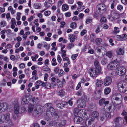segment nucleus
I'll use <instances>...</instances> for the list:
<instances>
[{"label":"nucleus","instance_id":"1","mask_svg":"<svg viewBox=\"0 0 127 127\" xmlns=\"http://www.w3.org/2000/svg\"><path fill=\"white\" fill-rule=\"evenodd\" d=\"M113 65V63H110L108 65V69L111 70H116V72L119 75L121 76L125 74L126 71L125 67L123 66H120V67L119 68L118 63L116 65L115 67Z\"/></svg>","mask_w":127,"mask_h":127},{"label":"nucleus","instance_id":"2","mask_svg":"<svg viewBox=\"0 0 127 127\" xmlns=\"http://www.w3.org/2000/svg\"><path fill=\"white\" fill-rule=\"evenodd\" d=\"M28 112L29 113L32 112V114L34 116L39 115V112L37 109V106L30 104L28 107Z\"/></svg>","mask_w":127,"mask_h":127},{"label":"nucleus","instance_id":"3","mask_svg":"<svg viewBox=\"0 0 127 127\" xmlns=\"http://www.w3.org/2000/svg\"><path fill=\"white\" fill-rule=\"evenodd\" d=\"M119 91L121 93H125L127 90V83L124 81H121L118 84Z\"/></svg>","mask_w":127,"mask_h":127},{"label":"nucleus","instance_id":"4","mask_svg":"<svg viewBox=\"0 0 127 127\" xmlns=\"http://www.w3.org/2000/svg\"><path fill=\"white\" fill-rule=\"evenodd\" d=\"M46 114L47 116L49 117H51L53 115L55 116L57 118H58L59 117L57 112L52 107L49 109V110L47 111Z\"/></svg>","mask_w":127,"mask_h":127},{"label":"nucleus","instance_id":"5","mask_svg":"<svg viewBox=\"0 0 127 127\" xmlns=\"http://www.w3.org/2000/svg\"><path fill=\"white\" fill-rule=\"evenodd\" d=\"M106 7L105 5L102 3L99 4L96 7V10L97 12L100 14H103V12L106 10Z\"/></svg>","mask_w":127,"mask_h":127},{"label":"nucleus","instance_id":"6","mask_svg":"<svg viewBox=\"0 0 127 127\" xmlns=\"http://www.w3.org/2000/svg\"><path fill=\"white\" fill-rule=\"evenodd\" d=\"M115 109V106L114 105H110L109 106H105L104 107V110L103 113L106 111L110 112H113Z\"/></svg>","mask_w":127,"mask_h":127},{"label":"nucleus","instance_id":"7","mask_svg":"<svg viewBox=\"0 0 127 127\" xmlns=\"http://www.w3.org/2000/svg\"><path fill=\"white\" fill-rule=\"evenodd\" d=\"M77 104L78 107L82 108H84L85 107L86 103L84 99H80L77 100Z\"/></svg>","mask_w":127,"mask_h":127},{"label":"nucleus","instance_id":"8","mask_svg":"<svg viewBox=\"0 0 127 127\" xmlns=\"http://www.w3.org/2000/svg\"><path fill=\"white\" fill-rule=\"evenodd\" d=\"M8 105L6 103H0V113L4 112L8 108Z\"/></svg>","mask_w":127,"mask_h":127},{"label":"nucleus","instance_id":"9","mask_svg":"<svg viewBox=\"0 0 127 127\" xmlns=\"http://www.w3.org/2000/svg\"><path fill=\"white\" fill-rule=\"evenodd\" d=\"M112 82L111 78L109 76L106 77L104 81V84L105 86H108L110 85Z\"/></svg>","mask_w":127,"mask_h":127},{"label":"nucleus","instance_id":"10","mask_svg":"<svg viewBox=\"0 0 127 127\" xmlns=\"http://www.w3.org/2000/svg\"><path fill=\"white\" fill-rule=\"evenodd\" d=\"M32 97L30 95H27L25 96H24L22 98V101L26 104L28 103L29 101L31 99Z\"/></svg>","mask_w":127,"mask_h":127},{"label":"nucleus","instance_id":"11","mask_svg":"<svg viewBox=\"0 0 127 127\" xmlns=\"http://www.w3.org/2000/svg\"><path fill=\"white\" fill-rule=\"evenodd\" d=\"M88 127H94L95 125V122L94 121V119L93 118H91L88 121Z\"/></svg>","mask_w":127,"mask_h":127},{"label":"nucleus","instance_id":"12","mask_svg":"<svg viewBox=\"0 0 127 127\" xmlns=\"http://www.w3.org/2000/svg\"><path fill=\"white\" fill-rule=\"evenodd\" d=\"M100 72L98 71V70L97 71H96L94 68H91V69L90 71L89 72V74L91 77H94L96 75H98V73Z\"/></svg>","mask_w":127,"mask_h":127},{"label":"nucleus","instance_id":"13","mask_svg":"<svg viewBox=\"0 0 127 127\" xmlns=\"http://www.w3.org/2000/svg\"><path fill=\"white\" fill-rule=\"evenodd\" d=\"M111 17L114 19H116L119 17V14L114 10H112L111 12Z\"/></svg>","mask_w":127,"mask_h":127},{"label":"nucleus","instance_id":"14","mask_svg":"<svg viewBox=\"0 0 127 127\" xmlns=\"http://www.w3.org/2000/svg\"><path fill=\"white\" fill-rule=\"evenodd\" d=\"M109 103V101L106 100V99L105 98L101 99L99 101V103L100 106H102L103 104L106 105L108 104Z\"/></svg>","mask_w":127,"mask_h":127},{"label":"nucleus","instance_id":"15","mask_svg":"<svg viewBox=\"0 0 127 127\" xmlns=\"http://www.w3.org/2000/svg\"><path fill=\"white\" fill-rule=\"evenodd\" d=\"M35 87L36 89H38L39 86H44L45 85V83L41 80H38L36 81L35 83Z\"/></svg>","mask_w":127,"mask_h":127},{"label":"nucleus","instance_id":"16","mask_svg":"<svg viewBox=\"0 0 127 127\" xmlns=\"http://www.w3.org/2000/svg\"><path fill=\"white\" fill-rule=\"evenodd\" d=\"M68 39L69 40L70 42L71 43L74 42L77 38L76 36L72 34L68 35Z\"/></svg>","mask_w":127,"mask_h":127},{"label":"nucleus","instance_id":"17","mask_svg":"<svg viewBox=\"0 0 127 127\" xmlns=\"http://www.w3.org/2000/svg\"><path fill=\"white\" fill-rule=\"evenodd\" d=\"M80 116H78L76 117L74 119V121L75 123L78 124H81L82 123V121L83 119L79 117Z\"/></svg>","mask_w":127,"mask_h":127},{"label":"nucleus","instance_id":"18","mask_svg":"<svg viewBox=\"0 0 127 127\" xmlns=\"http://www.w3.org/2000/svg\"><path fill=\"white\" fill-rule=\"evenodd\" d=\"M94 65L95 68L99 71L101 70V68L99 62L97 60H95L94 62Z\"/></svg>","mask_w":127,"mask_h":127},{"label":"nucleus","instance_id":"19","mask_svg":"<svg viewBox=\"0 0 127 127\" xmlns=\"http://www.w3.org/2000/svg\"><path fill=\"white\" fill-rule=\"evenodd\" d=\"M74 112L75 116H81L82 113V110L76 108H75L74 110Z\"/></svg>","mask_w":127,"mask_h":127},{"label":"nucleus","instance_id":"20","mask_svg":"<svg viewBox=\"0 0 127 127\" xmlns=\"http://www.w3.org/2000/svg\"><path fill=\"white\" fill-rule=\"evenodd\" d=\"M103 110H102L101 113V115L102 116H104L106 118H109L111 117V115L110 113V112L108 111L106 112H105L103 113Z\"/></svg>","mask_w":127,"mask_h":127},{"label":"nucleus","instance_id":"21","mask_svg":"<svg viewBox=\"0 0 127 127\" xmlns=\"http://www.w3.org/2000/svg\"><path fill=\"white\" fill-rule=\"evenodd\" d=\"M91 116L93 118H97L99 116V114L98 112L95 111L92 112Z\"/></svg>","mask_w":127,"mask_h":127},{"label":"nucleus","instance_id":"22","mask_svg":"<svg viewBox=\"0 0 127 127\" xmlns=\"http://www.w3.org/2000/svg\"><path fill=\"white\" fill-rule=\"evenodd\" d=\"M20 110L19 105L17 104L15 105L14 107L15 113L17 114L19 113H20Z\"/></svg>","mask_w":127,"mask_h":127},{"label":"nucleus","instance_id":"23","mask_svg":"<svg viewBox=\"0 0 127 127\" xmlns=\"http://www.w3.org/2000/svg\"><path fill=\"white\" fill-rule=\"evenodd\" d=\"M69 8V6L67 4H64L62 6V10L63 11H66L68 10Z\"/></svg>","mask_w":127,"mask_h":127},{"label":"nucleus","instance_id":"24","mask_svg":"<svg viewBox=\"0 0 127 127\" xmlns=\"http://www.w3.org/2000/svg\"><path fill=\"white\" fill-rule=\"evenodd\" d=\"M42 70L48 73H50L51 72L50 69L47 66H44L43 67L41 68Z\"/></svg>","mask_w":127,"mask_h":127},{"label":"nucleus","instance_id":"25","mask_svg":"<svg viewBox=\"0 0 127 127\" xmlns=\"http://www.w3.org/2000/svg\"><path fill=\"white\" fill-rule=\"evenodd\" d=\"M124 52V49L123 48H120L117 51V55H123Z\"/></svg>","mask_w":127,"mask_h":127},{"label":"nucleus","instance_id":"26","mask_svg":"<svg viewBox=\"0 0 127 127\" xmlns=\"http://www.w3.org/2000/svg\"><path fill=\"white\" fill-rule=\"evenodd\" d=\"M5 120L6 121L10 122H11L10 119V114L9 113H7L4 116Z\"/></svg>","mask_w":127,"mask_h":127},{"label":"nucleus","instance_id":"27","mask_svg":"<svg viewBox=\"0 0 127 127\" xmlns=\"http://www.w3.org/2000/svg\"><path fill=\"white\" fill-rule=\"evenodd\" d=\"M66 123V121L65 120H62L59 123L58 126L60 127H62L65 125Z\"/></svg>","mask_w":127,"mask_h":127},{"label":"nucleus","instance_id":"28","mask_svg":"<svg viewBox=\"0 0 127 127\" xmlns=\"http://www.w3.org/2000/svg\"><path fill=\"white\" fill-rule=\"evenodd\" d=\"M101 96V91L100 90H98L96 92V97L97 99L100 98Z\"/></svg>","mask_w":127,"mask_h":127},{"label":"nucleus","instance_id":"29","mask_svg":"<svg viewBox=\"0 0 127 127\" xmlns=\"http://www.w3.org/2000/svg\"><path fill=\"white\" fill-rule=\"evenodd\" d=\"M114 30L112 32V33L114 34H116L119 33L120 31L119 30V28L118 27H115L114 28Z\"/></svg>","mask_w":127,"mask_h":127},{"label":"nucleus","instance_id":"30","mask_svg":"<svg viewBox=\"0 0 127 127\" xmlns=\"http://www.w3.org/2000/svg\"><path fill=\"white\" fill-rule=\"evenodd\" d=\"M65 95V92L63 90H61L58 92V95L60 96H63Z\"/></svg>","mask_w":127,"mask_h":127},{"label":"nucleus","instance_id":"31","mask_svg":"<svg viewBox=\"0 0 127 127\" xmlns=\"http://www.w3.org/2000/svg\"><path fill=\"white\" fill-rule=\"evenodd\" d=\"M27 112L26 108L23 106L21 107L20 110V113H24Z\"/></svg>","mask_w":127,"mask_h":127},{"label":"nucleus","instance_id":"32","mask_svg":"<svg viewBox=\"0 0 127 127\" xmlns=\"http://www.w3.org/2000/svg\"><path fill=\"white\" fill-rule=\"evenodd\" d=\"M111 91V89L109 87H106L104 90V93L106 95L109 94Z\"/></svg>","mask_w":127,"mask_h":127},{"label":"nucleus","instance_id":"33","mask_svg":"<svg viewBox=\"0 0 127 127\" xmlns=\"http://www.w3.org/2000/svg\"><path fill=\"white\" fill-rule=\"evenodd\" d=\"M102 40L99 38H97L95 40V42L96 44L98 45H100L101 44Z\"/></svg>","mask_w":127,"mask_h":127},{"label":"nucleus","instance_id":"34","mask_svg":"<svg viewBox=\"0 0 127 127\" xmlns=\"http://www.w3.org/2000/svg\"><path fill=\"white\" fill-rule=\"evenodd\" d=\"M44 106V107H45L47 109H48V110H49V109L52 107V105L51 103H48L46 104Z\"/></svg>","mask_w":127,"mask_h":127},{"label":"nucleus","instance_id":"35","mask_svg":"<svg viewBox=\"0 0 127 127\" xmlns=\"http://www.w3.org/2000/svg\"><path fill=\"white\" fill-rule=\"evenodd\" d=\"M58 75L59 77H61L65 73L64 71L62 69H60L58 72Z\"/></svg>","mask_w":127,"mask_h":127},{"label":"nucleus","instance_id":"36","mask_svg":"<svg viewBox=\"0 0 127 127\" xmlns=\"http://www.w3.org/2000/svg\"><path fill=\"white\" fill-rule=\"evenodd\" d=\"M44 6L45 7H46L47 8H48L51 6V5L49 2L48 3L47 1H46L44 3Z\"/></svg>","mask_w":127,"mask_h":127},{"label":"nucleus","instance_id":"37","mask_svg":"<svg viewBox=\"0 0 127 127\" xmlns=\"http://www.w3.org/2000/svg\"><path fill=\"white\" fill-rule=\"evenodd\" d=\"M96 83L97 86L98 87H100L101 86L103 83V82L101 80H97Z\"/></svg>","mask_w":127,"mask_h":127},{"label":"nucleus","instance_id":"38","mask_svg":"<svg viewBox=\"0 0 127 127\" xmlns=\"http://www.w3.org/2000/svg\"><path fill=\"white\" fill-rule=\"evenodd\" d=\"M63 60V61H67L68 64L69 65L70 64V61L68 57H64Z\"/></svg>","mask_w":127,"mask_h":127},{"label":"nucleus","instance_id":"39","mask_svg":"<svg viewBox=\"0 0 127 127\" xmlns=\"http://www.w3.org/2000/svg\"><path fill=\"white\" fill-rule=\"evenodd\" d=\"M102 50H105L104 49V47H100L97 48L96 51L97 52L100 53L101 52V51Z\"/></svg>","mask_w":127,"mask_h":127},{"label":"nucleus","instance_id":"40","mask_svg":"<svg viewBox=\"0 0 127 127\" xmlns=\"http://www.w3.org/2000/svg\"><path fill=\"white\" fill-rule=\"evenodd\" d=\"M110 63H113V64H114V66H115L116 65H117L118 64V63H119V68H120V66H120V63H119V62H118L116 60H114V61H112Z\"/></svg>","mask_w":127,"mask_h":127},{"label":"nucleus","instance_id":"41","mask_svg":"<svg viewBox=\"0 0 127 127\" xmlns=\"http://www.w3.org/2000/svg\"><path fill=\"white\" fill-rule=\"evenodd\" d=\"M122 119L120 117H117L114 120V121L116 123H118L120 121L122 120Z\"/></svg>","mask_w":127,"mask_h":127},{"label":"nucleus","instance_id":"42","mask_svg":"<svg viewBox=\"0 0 127 127\" xmlns=\"http://www.w3.org/2000/svg\"><path fill=\"white\" fill-rule=\"evenodd\" d=\"M32 101L34 102L36 104H38L39 102V100L37 97H34L32 98Z\"/></svg>","mask_w":127,"mask_h":127},{"label":"nucleus","instance_id":"43","mask_svg":"<svg viewBox=\"0 0 127 127\" xmlns=\"http://www.w3.org/2000/svg\"><path fill=\"white\" fill-rule=\"evenodd\" d=\"M76 27V24L75 22L72 23L70 24V27L72 28L75 29Z\"/></svg>","mask_w":127,"mask_h":127},{"label":"nucleus","instance_id":"44","mask_svg":"<svg viewBox=\"0 0 127 127\" xmlns=\"http://www.w3.org/2000/svg\"><path fill=\"white\" fill-rule=\"evenodd\" d=\"M44 86L47 89L50 88L51 87L50 84L48 82H46L45 83V85Z\"/></svg>","mask_w":127,"mask_h":127},{"label":"nucleus","instance_id":"45","mask_svg":"<svg viewBox=\"0 0 127 127\" xmlns=\"http://www.w3.org/2000/svg\"><path fill=\"white\" fill-rule=\"evenodd\" d=\"M4 116L2 115H0V124L3 123L4 121L3 118Z\"/></svg>","mask_w":127,"mask_h":127},{"label":"nucleus","instance_id":"46","mask_svg":"<svg viewBox=\"0 0 127 127\" xmlns=\"http://www.w3.org/2000/svg\"><path fill=\"white\" fill-rule=\"evenodd\" d=\"M59 69V68L58 67H57L54 68L53 69V71L54 73L56 74H58V72H59L60 70Z\"/></svg>","mask_w":127,"mask_h":127},{"label":"nucleus","instance_id":"47","mask_svg":"<svg viewBox=\"0 0 127 127\" xmlns=\"http://www.w3.org/2000/svg\"><path fill=\"white\" fill-rule=\"evenodd\" d=\"M107 62V59L106 58H103L102 60L101 63L103 65H105Z\"/></svg>","mask_w":127,"mask_h":127},{"label":"nucleus","instance_id":"48","mask_svg":"<svg viewBox=\"0 0 127 127\" xmlns=\"http://www.w3.org/2000/svg\"><path fill=\"white\" fill-rule=\"evenodd\" d=\"M74 46V44L73 43H69L67 47L70 49H71Z\"/></svg>","mask_w":127,"mask_h":127},{"label":"nucleus","instance_id":"49","mask_svg":"<svg viewBox=\"0 0 127 127\" xmlns=\"http://www.w3.org/2000/svg\"><path fill=\"white\" fill-rule=\"evenodd\" d=\"M85 8V7L84 6H79L77 8V10L79 12H81Z\"/></svg>","mask_w":127,"mask_h":127},{"label":"nucleus","instance_id":"50","mask_svg":"<svg viewBox=\"0 0 127 127\" xmlns=\"http://www.w3.org/2000/svg\"><path fill=\"white\" fill-rule=\"evenodd\" d=\"M92 19L91 18L89 17H88L86 19V23L87 24H88L92 22Z\"/></svg>","mask_w":127,"mask_h":127},{"label":"nucleus","instance_id":"51","mask_svg":"<svg viewBox=\"0 0 127 127\" xmlns=\"http://www.w3.org/2000/svg\"><path fill=\"white\" fill-rule=\"evenodd\" d=\"M95 37V35L94 34H91L90 35V39L91 42H93Z\"/></svg>","mask_w":127,"mask_h":127},{"label":"nucleus","instance_id":"52","mask_svg":"<svg viewBox=\"0 0 127 127\" xmlns=\"http://www.w3.org/2000/svg\"><path fill=\"white\" fill-rule=\"evenodd\" d=\"M113 55V54L111 51H108L106 53V55L109 58H111Z\"/></svg>","mask_w":127,"mask_h":127},{"label":"nucleus","instance_id":"53","mask_svg":"<svg viewBox=\"0 0 127 127\" xmlns=\"http://www.w3.org/2000/svg\"><path fill=\"white\" fill-rule=\"evenodd\" d=\"M115 38L117 40L119 41H122V36L121 35H117L115 36Z\"/></svg>","mask_w":127,"mask_h":127},{"label":"nucleus","instance_id":"54","mask_svg":"<svg viewBox=\"0 0 127 127\" xmlns=\"http://www.w3.org/2000/svg\"><path fill=\"white\" fill-rule=\"evenodd\" d=\"M57 106L59 108L61 109H62L64 107V105L63 104L59 103L57 104Z\"/></svg>","mask_w":127,"mask_h":127},{"label":"nucleus","instance_id":"55","mask_svg":"<svg viewBox=\"0 0 127 127\" xmlns=\"http://www.w3.org/2000/svg\"><path fill=\"white\" fill-rule=\"evenodd\" d=\"M57 60L59 64H60L62 61V59L59 55H58L57 57Z\"/></svg>","mask_w":127,"mask_h":127},{"label":"nucleus","instance_id":"56","mask_svg":"<svg viewBox=\"0 0 127 127\" xmlns=\"http://www.w3.org/2000/svg\"><path fill=\"white\" fill-rule=\"evenodd\" d=\"M19 68L21 69H23L25 67V64L24 63H22L20 64L19 65Z\"/></svg>","mask_w":127,"mask_h":127},{"label":"nucleus","instance_id":"57","mask_svg":"<svg viewBox=\"0 0 127 127\" xmlns=\"http://www.w3.org/2000/svg\"><path fill=\"white\" fill-rule=\"evenodd\" d=\"M100 25H98L97 28L95 30V32L96 33H98L100 32Z\"/></svg>","mask_w":127,"mask_h":127},{"label":"nucleus","instance_id":"58","mask_svg":"<svg viewBox=\"0 0 127 127\" xmlns=\"http://www.w3.org/2000/svg\"><path fill=\"white\" fill-rule=\"evenodd\" d=\"M78 55V54L73 55L71 56V58L73 60L75 59Z\"/></svg>","mask_w":127,"mask_h":127},{"label":"nucleus","instance_id":"59","mask_svg":"<svg viewBox=\"0 0 127 127\" xmlns=\"http://www.w3.org/2000/svg\"><path fill=\"white\" fill-rule=\"evenodd\" d=\"M44 14L45 16H47L50 14L51 12L50 11H46L44 12Z\"/></svg>","mask_w":127,"mask_h":127},{"label":"nucleus","instance_id":"60","mask_svg":"<svg viewBox=\"0 0 127 127\" xmlns=\"http://www.w3.org/2000/svg\"><path fill=\"white\" fill-rule=\"evenodd\" d=\"M122 41L126 40L127 38V35L125 34H124L122 35Z\"/></svg>","mask_w":127,"mask_h":127},{"label":"nucleus","instance_id":"61","mask_svg":"<svg viewBox=\"0 0 127 127\" xmlns=\"http://www.w3.org/2000/svg\"><path fill=\"white\" fill-rule=\"evenodd\" d=\"M106 20V18L104 17H102L100 20V21L102 23H104L105 22Z\"/></svg>","mask_w":127,"mask_h":127},{"label":"nucleus","instance_id":"62","mask_svg":"<svg viewBox=\"0 0 127 127\" xmlns=\"http://www.w3.org/2000/svg\"><path fill=\"white\" fill-rule=\"evenodd\" d=\"M61 25L60 26V27L61 28H63L64 27V25L65 24V23L64 21L60 23Z\"/></svg>","mask_w":127,"mask_h":127},{"label":"nucleus","instance_id":"63","mask_svg":"<svg viewBox=\"0 0 127 127\" xmlns=\"http://www.w3.org/2000/svg\"><path fill=\"white\" fill-rule=\"evenodd\" d=\"M123 123L125 125L127 124V116H125L123 121Z\"/></svg>","mask_w":127,"mask_h":127},{"label":"nucleus","instance_id":"64","mask_svg":"<svg viewBox=\"0 0 127 127\" xmlns=\"http://www.w3.org/2000/svg\"><path fill=\"white\" fill-rule=\"evenodd\" d=\"M33 127H40L39 125L37 123H33Z\"/></svg>","mask_w":127,"mask_h":127}]
</instances>
